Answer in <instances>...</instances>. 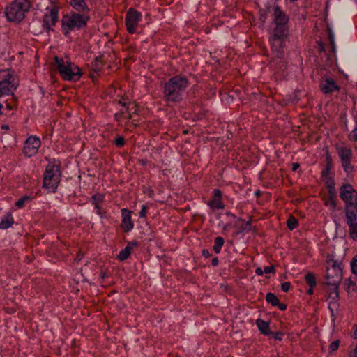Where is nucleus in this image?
I'll use <instances>...</instances> for the list:
<instances>
[{
	"mask_svg": "<svg viewBox=\"0 0 357 357\" xmlns=\"http://www.w3.org/2000/svg\"><path fill=\"white\" fill-rule=\"evenodd\" d=\"M123 106V107H126V104L124 102V103H122Z\"/></svg>",
	"mask_w": 357,
	"mask_h": 357,
	"instance_id": "obj_56",
	"label": "nucleus"
},
{
	"mask_svg": "<svg viewBox=\"0 0 357 357\" xmlns=\"http://www.w3.org/2000/svg\"><path fill=\"white\" fill-rule=\"evenodd\" d=\"M274 271V267L273 266H265L264 268V273H271Z\"/></svg>",
	"mask_w": 357,
	"mask_h": 357,
	"instance_id": "obj_40",
	"label": "nucleus"
},
{
	"mask_svg": "<svg viewBox=\"0 0 357 357\" xmlns=\"http://www.w3.org/2000/svg\"><path fill=\"white\" fill-rule=\"evenodd\" d=\"M353 337L357 338V329L354 332Z\"/></svg>",
	"mask_w": 357,
	"mask_h": 357,
	"instance_id": "obj_53",
	"label": "nucleus"
},
{
	"mask_svg": "<svg viewBox=\"0 0 357 357\" xmlns=\"http://www.w3.org/2000/svg\"><path fill=\"white\" fill-rule=\"evenodd\" d=\"M276 306H278V308H279L280 310H286V308H287V306H286V305H285V304H284V303H280V302H279V304H278V305H277Z\"/></svg>",
	"mask_w": 357,
	"mask_h": 357,
	"instance_id": "obj_45",
	"label": "nucleus"
},
{
	"mask_svg": "<svg viewBox=\"0 0 357 357\" xmlns=\"http://www.w3.org/2000/svg\"><path fill=\"white\" fill-rule=\"evenodd\" d=\"M3 108V105L1 103H0V114H1V109Z\"/></svg>",
	"mask_w": 357,
	"mask_h": 357,
	"instance_id": "obj_54",
	"label": "nucleus"
},
{
	"mask_svg": "<svg viewBox=\"0 0 357 357\" xmlns=\"http://www.w3.org/2000/svg\"><path fill=\"white\" fill-rule=\"evenodd\" d=\"M58 20V10L55 7L47 9L43 17V26L47 30H52Z\"/></svg>",
	"mask_w": 357,
	"mask_h": 357,
	"instance_id": "obj_14",
	"label": "nucleus"
},
{
	"mask_svg": "<svg viewBox=\"0 0 357 357\" xmlns=\"http://www.w3.org/2000/svg\"><path fill=\"white\" fill-rule=\"evenodd\" d=\"M305 280L310 287H314L317 285L315 276L311 272H309L305 275Z\"/></svg>",
	"mask_w": 357,
	"mask_h": 357,
	"instance_id": "obj_25",
	"label": "nucleus"
},
{
	"mask_svg": "<svg viewBox=\"0 0 357 357\" xmlns=\"http://www.w3.org/2000/svg\"><path fill=\"white\" fill-rule=\"evenodd\" d=\"M273 17L274 24H287L289 20L287 15L278 6L274 8Z\"/></svg>",
	"mask_w": 357,
	"mask_h": 357,
	"instance_id": "obj_18",
	"label": "nucleus"
},
{
	"mask_svg": "<svg viewBox=\"0 0 357 357\" xmlns=\"http://www.w3.org/2000/svg\"><path fill=\"white\" fill-rule=\"evenodd\" d=\"M142 20V13L133 8L128 10L126 15V26L128 31L133 34L137 32L139 22Z\"/></svg>",
	"mask_w": 357,
	"mask_h": 357,
	"instance_id": "obj_11",
	"label": "nucleus"
},
{
	"mask_svg": "<svg viewBox=\"0 0 357 357\" xmlns=\"http://www.w3.org/2000/svg\"><path fill=\"white\" fill-rule=\"evenodd\" d=\"M330 171V168L328 166H327L321 172V176H326Z\"/></svg>",
	"mask_w": 357,
	"mask_h": 357,
	"instance_id": "obj_42",
	"label": "nucleus"
},
{
	"mask_svg": "<svg viewBox=\"0 0 357 357\" xmlns=\"http://www.w3.org/2000/svg\"><path fill=\"white\" fill-rule=\"evenodd\" d=\"M325 206H326L331 211H335L337 208L336 198L335 192H332V190L329 191V196L325 201Z\"/></svg>",
	"mask_w": 357,
	"mask_h": 357,
	"instance_id": "obj_21",
	"label": "nucleus"
},
{
	"mask_svg": "<svg viewBox=\"0 0 357 357\" xmlns=\"http://www.w3.org/2000/svg\"><path fill=\"white\" fill-rule=\"evenodd\" d=\"M208 206L211 208L223 209L224 204L222 202V199H213L208 202Z\"/></svg>",
	"mask_w": 357,
	"mask_h": 357,
	"instance_id": "obj_24",
	"label": "nucleus"
},
{
	"mask_svg": "<svg viewBox=\"0 0 357 357\" xmlns=\"http://www.w3.org/2000/svg\"><path fill=\"white\" fill-rule=\"evenodd\" d=\"M93 206H94V207H95V208H96V213H97V214H98L100 218H104V216H105V215H104L103 213H102V211H101V208H100V204H98V205H93Z\"/></svg>",
	"mask_w": 357,
	"mask_h": 357,
	"instance_id": "obj_38",
	"label": "nucleus"
},
{
	"mask_svg": "<svg viewBox=\"0 0 357 357\" xmlns=\"http://www.w3.org/2000/svg\"><path fill=\"white\" fill-rule=\"evenodd\" d=\"M328 37H329V40H330L331 45L334 46L335 36H334V33L332 32V31L330 29L328 30Z\"/></svg>",
	"mask_w": 357,
	"mask_h": 357,
	"instance_id": "obj_37",
	"label": "nucleus"
},
{
	"mask_svg": "<svg viewBox=\"0 0 357 357\" xmlns=\"http://www.w3.org/2000/svg\"><path fill=\"white\" fill-rule=\"evenodd\" d=\"M121 213L122 218L121 227L124 232H129L134 228V222L131 218L132 211L127 208H122Z\"/></svg>",
	"mask_w": 357,
	"mask_h": 357,
	"instance_id": "obj_15",
	"label": "nucleus"
},
{
	"mask_svg": "<svg viewBox=\"0 0 357 357\" xmlns=\"http://www.w3.org/2000/svg\"><path fill=\"white\" fill-rule=\"evenodd\" d=\"M339 344H340V342H339L338 340H336V341L333 342L329 345V351H330L331 352H333V351H336V350L338 349Z\"/></svg>",
	"mask_w": 357,
	"mask_h": 357,
	"instance_id": "obj_32",
	"label": "nucleus"
},
{
	"mask_svg": "<svg viewBox=\"0 0 357 357\" xmlns=\"http://www.w3.org/2000/svg\"><path fill=\"white\" fill-rule=\"evenodd\" d=\"M256 325L259 331L264 335H268L270 333L269 326L267 322L262 319H257Z\"/></svg>",
	"mask_w": 357,
	"mask_h": 357,
	"instance_id": "obj_22",
	"label": "nucleus"
},
{
	"mask_svg": "<svg viewBox=\"0 0 357 357\" xmlns=\"http://www.w3.org/2000/svg\"><path fill=\"white\" fill-rule=\"evenodd\" d=\"M255 273L257 275H262L264 274V269H261V268H257L255 270Z\"/></svg>",
	"mask_w": 357,
	"mask_h": 357,
	"instance_id": "obj_43",
	"label": "nucleus"
},
{
	"mask_svg": "<svg viewBox=\"0 0 357 357\" xmlns=\"http://www.w3.org/2000/svg\"><path fill=\"white\" fill-rule=\"evenodd\" d=\"M7 107L8 109H10V107L9 106V105H7Z\"/></svg>",
	"mask_w": 357,
	"mask_h": 357,
	"instance_id": "obj_59",
	"label": "nucleus"
},
{
	"mask_svg": "<svg viewBox=\"0 0 357 357\" xmlns=\"http://www.w3.org/2000/svg\"><path fill=\"white\" fill-rule=\"evenodd\" d=\"M114 143L117 146H123L125 144L124 138L123 137H119L115 139Z\"/></svg>",
	"mask_w": 357,
	"mask_h": 357,
	"instance_id": "obj_34",
	"label": "nucleus"
},
{
	"mask_svg": "<svg viewBox=\"0 0 357 357\" xmlns=\"http://www.w3.org/2000/svg\"><path fill=\"white\" fill-rule=\"evenodd\" d=\"M106 273L105 272L101 273V277L103 278L105 277Z\"/></svg>",
	"mask_w": 357,
	"mask_h": 357,
	"instance_id": "obj_55",
	"label": "nucleus"
},
{
	"mask_svg": "<svg viewBox=\"0 0 357 357\" xmlns=\"http://www.w3.org/2000/svg\"><path fill=\"white\" fill-rule=\"evenodd\" d=\"M266 300L268 303H271L273 306H276L279 304V299L273 293H268L266 296Z\"/></svg>",
	"mask_w": 357,
	"mask_h": 357,
	"instance_id": "obj_26",
	"label": "nucleus"
},
{
	"mask_svg": "<svg viewBox=\"0 0 357 357\" xmlns=\"http://www.w3.org/2000/svg\"><path fill=\"white\" fill-rule=\"evenodd\" d=\"M300 167L299 163H294L292 166V170L296 171Z\"/></svg>",
	"mask_w": 357,
	"mask_h": 357,
	"instance_id": "obj_48",
	"label": "nucleus"
},
{
	"mask_svg": "<svg viewBox=\"0 0 357 357\" xmlns=\"http://www.w3.org/2000/svg\"><path fill=\"white\" fill-rule=\"evenodd\" d=\"M356 284L350 279L347 280V288L348 291H354L355 290Z\"/></svg>",
	"mask_w": 357,
	"mask_h": 357,
	"instance_id": "obj_33",
	"label": "nucleus"
},
{
	"mask_svg": "<svg viewBox=\"0 0 357 357\" xmlns=\"http://www.w3.org/2000/svg\"><path fill=\"white\" fill-rule=\"evenodd\" d=\"M14 224V218L10 213L6 214L1 218L0 229H6Z\"/></svg>",
	"mask_w": 357,
	"mask_h": 357,
	"instance_id": "obj_20",
	"label": "nucleus"
},
{
	"mask_svg": "<svg viewBox=\"0 0 357 357\" xmlns=\"http://www.w3.org/2000/svg\"><path fill=\"white\" fill-rule=\"evenodd\" d=\"M104 195L98 193L92 196V202L93 205H98L104 200Z\"/></svg>",
	"mask_w": 357,
	"mask_h": 357,
	"instance_id": "obj_28",
	"label": "nucleus"
},
{
	"mask_svg": "<svg viewBox=\"0 0 357 357\" xmlns=\"http://www.w3.org/2000/svg\"><path fill=\"white\" fill-rule=\"evenodd\" d=\"M328 308L330 309V310L331 312L332 316H333L334 314H333V310L332 308V304L329 305Z\"/></svg>",
	"mask_w": 357,
	"mask_h": 357,
	"instance_id": "obj_52",
	"label": "nucleus"
},
{
	"mask_svg": "<svg viewBox=\"0 0 357 357\" xmlns=\"http://www.w3.org/2000/svg\"><path fill=\"white\" fill-rule=\"evenodd\" d=\"M328 185L329 190H331L332 192H335L334 188H333V185H334L333 182L331 181V183H329V182H328Z\"/></svg>",
	"mask_w": 357,
	"mask_h": 357,
	"instance_id": "obj_47",
	"label": "nucleus"
},
{
	"mask_svg": "<svg viewBox=\"0 0 357 357\" xmlns=\"http://www.w3.org/2000/svg\"><path fill=\"white\" fill-rule=\"evenodd\" d=\"M137 244L136 242L128 243L126 247L119 252L117 259L121 261L127 259L132 251V246L131 245H137Z\"/></svg>",
	"mask_w": 357,
	"mask_h": 357,
	"instance_id": "obj_19",
	"label": "nucleus"
},
{
	"mask_svg": "<svg viewBox=\"0 0 357 357\" xmlns=\"http://www.w3.org/2000/svg\"><path fill=\"white\" fill-rule=\"evenodd\" d=\"M213 195L215 197L213 199H221L222 192L218 189H215L213 190Z\"/></svg>",
	"mask_w": 357,
	"mask_h": 357,
	"instance_id": "obj_39",
	"label": "nucleus"
},
{
	"mask_svg": "<svg viewBox=\"0 0 357 357\" xmlns=\"http://www.w3.org/2000/svg\"><path fill=\"white\" fill-rule=\"evenodd\" d=\"M202 255L205 257H208L210 256V252L208 250H204L202 251Z\"/></svg>",
	"mask_w": 357,
	"mask_h": 357,
	"instance_id": "obj_46",
	"label": "nucleus"
},
{
	"mask_svg": "<svg viewBox=\"0 0 357 357\" xmlns=\"http://www.w3.org/2000/svg\"><path fill=\"white\" fill-rule=\"evenodd\" d=\"M91 64L93 70H94L95 72H98L101 69L102 66L101 61L98 60L97 58L93 62H92Z\"/></svg>",
	"mask_w": 357,
	"mask_h": 357,
	"instance_id": "obj_30",
	"label": "nucleus"
},
{
	"mask_svg": "<svg viewBox=\"0 0 357 357\" xmlns=\"http://www.w3.org/2000/svg\"><path fill=\"white\" fill-rule=\"evenodd\" d=\"M7 107L8 109H10V107L9 106V105H7Z\"/></svg>",
	"mask_w": 357,
	"mask_h": 357,
	"instance_id": "obj_58",
	"label": "nucleus"
},
{
	"mask_svg": "<svg viewBox=\"0 0 357 357\" xmlns=\"http://www.w3.org/2000/svg\"><path fill=\"white\" fill-rule=\"evenodd\" d=\"M188 85L189 82L184 76L176 75L172 77L164 85L165 100L172 102H180Z\"/></svg>",
	"mask_w": 357,
	"mask_h": 357,
	"instance_id": "obj_1",
	"label": "nucleus"
},
{
	"mask_svg": "<svg viewBox=\"0 0 357 357\" xmlns=\"http://www.w3.org/2000/svg\"><path fill=\"white\" fill-rule=\"evenodd\" d=\"M321 91L325 93H331L334 91H338L340 87L337 85L335 82L331 78H326L321 81L320 84Z\"/></svg>",
	"mask_w": 357,
	"mask_h": 357,
	"instance_id": "obj_16",
	"label": "nucleus"
},
{
	"mask_svg": "<svg viewBox=\"0 0 357 357\" xmlns=\"http://www.w3.org/2000/svg\"><path fill=\"white\" fill-rule=\"evenodd\" d=\"M61 177L60 162L56 160L50 161L43 174V188L49 193H54L60 183Z\"/></svg>",
	"mask_w": 357,
	"mask_h": 357,
	"instance_id": "obj_2",
	"label": "nucleus"
},
{
	"mask_svg": "<svg viewBox=\"0 0 357 357\" xmlns=\"http://www.w3.org/2000/svg\"><path fill=\"white\" fill-rule=\"evenodd\" d=\"M342 278V264L334 259L327 260L326 283L337 289Z\"/></svg>",
	"mask_w": 357,
	"mask_h": 357,
	"instance_id": "obj_8",
	"label": "nucleus"
},
{
	"mask_svg": "<svg viewBox=\"0 0 357 357\" xmlns=\"http://www.w3.org/2000/svg\"><path fill=\"white\" fill-rule=\"evenodd\" d=\"M288 36L287 24H275L269 38L271 52L277 58H282L284 54V45Z\"/></svg>",
	"mask_w": 357,
	"mask_h": 357,
	"instance_id": "obj_3",
	"label": "nucleus"
},
{
	"mask_svg": "<svg viewBox=\"0 0 357 357\" xmlns=\"http://www.w3.org/2000/svg\"><path fill=\"white\" fill-rule=\"evenodd\" d=\"M18 86V79L13 71L3 69L0 71V95H13Z\"/></svg>",
	"mask_w": 357,
	"mask_h": 357,
	"instance_id": "obj_7",
	"label": "nucleus"
},
{
	"mask_svg": "<svg viewBox=\"0 0 357 357\" xmlns=\"http://www.w3.org/2000/svg\"><path fill=\"white\" fill-rule=\"evenodd\" d=\"M89 20V15L86 13L70 12L62 19V28L65 35L70 31H74L84 27Z\"/></svg>",
	"mask_w": 357,
	"mask_h": 357,
	"instance_id": "obj_4",
	"label": "nucleus"
},
{
	"mask_svg": "<svg viewBox=\"0 0 357 357\" xmlns=\"http://www.w3.org/2000/svg\"><path fill=\"white\" fill-rule=\"evenodd\" d=\"M7 107L8 109H10V107L9 106V105H7Z\"/></svg>",
	"mask_w": 357,
	"mask_h": 357,
	"instance_id": "obj_57",
	"label": "nucleus"
},
{
	"mask_svg": "<svg viewBox=\"0 0 357 357\" xmlns=\"http://www.w3.org/2000/svg\"><path fill=\"white\" fill-rule=\"evenodd\" d=\"M31 197L29 196H24L22 197H21L20 199H19L16 203H15V206L18 208H22L25 204L29 201H31Z\"/></svg>",
	"mask_w": 357,
	"mask_h": 357,
	"instance_id": "obj_27",
	"label": "nucleus"
},
{
	"mask_svg": "<svg viewBox=\"0 0 357 357\" xmlns=\"http://www.w3.org/2000/svg\"><path fill=\"white\" fill-rule=\"evenodd\" d=\"M350 138L354 140H357V128H355L350 134Z\"/></svg>",
	"mask_w": 357,
	"mask_h": 357,
	"instance_id": "obj_41",
	"label": "nucleus"
},
{
	"mask_svg": "<svg viewBox=\"0 0 357 357\" xmlns=\"http://www.w3.org/2000/svg\"><path fill=\"white\" fill-rule=\"evenodd\" d=\"M41 145L40 139L36 136H30L24 143L23 153L27 158H30L36 155L39 147Z\"/></svg>",
	"mask_w": 357,
	"mask_h": 357,
	"instance_id": "obj_13",
	"label": "nucleus"
},
{
	"mask_svg": "<svg viewBox=\"0 0 357 357\" xmlns=\"http://www.w3.org/2000/svg\"><path fill=\"white\" fill-rule=\"evenodd\" d=\"M290 287H291V283H290V282H283V283L281 284V289H282V290L284 292H287V291L289 290Z\"/></svg>",
	"mask_w": 357,
	"mask_h": 357,
	"instance_id": "obj_35",
	"label": "nucleus"
},
{
	"mask_svg": "<svg viewBox=\"0 0 357 357\" xmlns=\"http://www.w3.org/2000/svg\"><path fill=\"white\" fill-rule=\"evenodd\" d=\"M314 287H310V289L307 290V293L310 294V295H312L313 293H314Z\"/></svg>",
	"mask_w": 357,
	"mask_h": 357,
	"instance_id": "obj_50",
	"label": "nucleus"
},
{
	"mask_svg": "<svg viewBox=\"0 0 357 357\" xmlns=\"http://www.w3.org/2000/svg\"><path fill=\"white\" fill-rule=\"evenodd\" d=\"M351 268L352 273L357 275V255L354 257L351 261Z\"/></svg>",
	"mask_w": 357,
	"mask_h": 357,
	"instance_id": "obj_31",
	"label": "nucleus"
},
{
	"mask_svg": "<svg viewBox=\"0 0 357 357\" xmlns=\"http://www.w3.org/2000/svg\"><path fill=\"white\" fill-rule=\"evenodd\" d=\"M30 8V3L27 0H15L6 8V16L8 21L19 22L25 16Z\"/></svg>",
	"mask_w": 357,
	"mask_h": 357,
	"instance_id": "obj_6",
	"label": "nucleus"
},
{
	"mask_svg": "<svg viewBox=\"0 0 357 357\" xmlns=\"http://www.w3.org/2000/svg\"><path fill=\"white\" fill-rule=\"evenodd\" d=\"M70 6L77 13L89 14L90 8L85 0H69Z\"/></svg>",
	"mask_w": 357,
	"mask_h": 357,
	"instance_id": "obj_17",
	"label": "nucleus"
},
{
	"mask_svg": "<svg viewBox=\"0 0 357 357\" xmlns=\"http://www.w3.org/2000/svg\"><path fill=\"white\" fill-rule=\"evenodd\" d=\"M218 263H219V260L218 259V257H214L213 259H212V261H211V264L213 266H216L218 265Z\"/></svg>",
	"mask_w": 357,
	"mask_h": 357,
	"instance_id": "obj_44",
	"label": "nucleus"
},
{
	"mask_svg": "<svg viewBox=\"0 0 357 357\" xmlns=\"http://www.w3.org/2000/svg\"><path fill=\"white\" fill-rule=\"evenodd\" d=\"M146 211H147V206L146 205H142V209L139 212V218H145L146 214Z\"/></svg>",
	"mask_w": 357,
	"mask_h": 357,
	"instance_id": "obj_36",
	"label": "nucleus"
},
{
	"mask_svg": "<svg viewBox=\"0 0 357 357\" xmlns=\"http://www.w3.org/2000/svg\"><path fill=\"white\" fill-rule=\"evenodd\" d=\"M1 129L3 130H8L9 129V126L6 124H3L1 126Z\"/></svg>",
	"mask_w": 357,
	"mask_h": 357,
	"instance_id": "obj_51",
	"label": "nucleus"
},
{
	"mask_svg": "<svg viewBox=\"0 0 357 357\" xmlns=\"http://www.w3.org/2000/svg\"><path fill=\"white\" fill-rule=\"evenodd\" d=\"M282 334L281 333H277L274 335V339L281 340H282Z\"/></svg>",
	"mask_w": 357,
	"mask_h": 357,
	"instance_id": "obj_49",
	"label": "nucleus"
},
{
	"mask_svg": "<svg viewBox=\"0 0 357 357\" xmlns=\"http://www.w3.org/2000/svg\"><path fill=\"white\" fill-rule=\"evenodd\" d=\"M345 222L349 227V236L357 239V206L345 207Z\"/></svg>",
	"mask_w": 357,
	"mask_h": 357,
	"instance_id": "obj_10",
	"label": "nucleus"
},
{
	"mask_svg": "<svg viewBox=\"0 0 357 357\" xmlns=\"http://www.w3.org/2000/svg\"><path fill=\"white\" fill-rule=\"evenodd\" d=\"M340 197L345 204V207L357 206V191L349 183H344L341 185Z\"/></svg>",
	"mask_w": 357,
	"mask_h": 357,
	"instance_id": "obj_9",
	"label": "nucleus"
},
{
	"mask_svg": "<svg viewBox=\"0 0 357 357\" xmlns=\"http://www.w3.org/2000/svg\"><path fill=\"white\" fill-rule=\"evenodd\" d=\"M224 244V239L222 237H216L214 240L213 250L216 254L220 252L222 247Z\"/></svg>",
	"mask_w": 357,
	"mask_h": 357,
	"instance_id": "obj_23",
	"label": "nucleus"
},
{
	"mask_svg": "<svg viewBox=\"0 0 357 357\" xmlns=\"http://www.w3.org/2000/svg\"><path fill=\"white\" fill-rule=\"evenodd\" d=\"M55 62L59 72L64 79L77 81L82 73L77 66L71 63L68 58L55 57Z\"/></svg>",
	"mask_w": 357,
	"mask_h": 357,
	"instance_id": "obj_5",
	"label": "nucleus"
},
{
	"mask_svg": "<svg viewBox=\"0 0 357 357\" xmlns=\"http://www.w3.org/2000/svg\"><path fill=\"white\" fill-rule=\"evenodd\" d=\"M287 224L288 228L290 230H293V229H294L297 227V225H298V220L295 218L291 216L288 219Z\"/></svg>",
	"mask_w": 357,
	"mask_h": 357,
	"instance_id": "obj_29",
	"label": "nucleus"
},
{
	"mask_svg": "<svg viewBox=\"0 0 357 357\" xmlns=\"http://www.w3.org/2000/svg\"><path fill=\"white\" fill-rule=\"evenodd\" d=\"M337 151L341 160L344 170L347 173H351L354 169L353 166L351 165V159L352 157L351 150L347 147L340 146L337 147Z\"/></svg>",
	"mask_w": 357,
	"mask_h": 357,
	"instance_id": "obj_12",
	"label": "nucleus"
}]
</instances>
